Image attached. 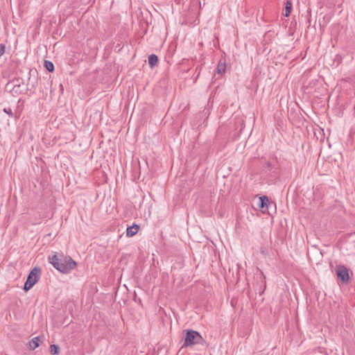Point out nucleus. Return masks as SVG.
<instances>
[{
	"label": "nucleus",
	"instance_id": "f257e3e1",
	"mask_svg": "<svg viewBox=\"0 0 355 355\" xmlns=\"http://www.w3.org/2000/svg\"><path fill=\"white\" fill-rule=\"evenodd\" d=\"M49 262L58 271L62 273H68L73 270L76 263L70 257H64L62 254H55L49 257Z\"/></svg>",
	"mask_w": 355,
	"mask_h": 355
},
{
	"label": "nucleus",
	"instance_id": "f03ea898",
	"mask_svg": "<svg viewBox=\"0 0 355 355\" xmlns=\"http://www.w3.org/2000/svg\"><path fill=\"white\" fill-rule=\"evenodd\" d=\"M183 345L182 347H192L196 345L201 344L204 342L202 336L196 331L192 329H186L183 331Z\"/></svg>",
	"mask_w": 355,
	"mask_h": 355
},
{
	"label": "nucleus",
	"instance_id": "7ed1b4c3",
	"mask_svg": "<svg viewBox=\"0 0 355 355\" xmlns=\"http://www.w3.org/2000/svg\"><path fill=\"white\" fill-rule=\"evenodd\" d=\"M40 273L41 270L40 268L35 267L31 270L24 284V289L26 291L30 290L38 282Z\"/></svg>",
	"mask_w": 355,
	"mask_h": 355
},
{
	"label": "nucleus",
	"instance_id": "20e7f679",
	"mask_svg": "<svg viewBox=\"0 0 355 355\" xmlns=\"http://www.w3.org/2000/svg\"><path fill=\"white\" fill-rule=\"evenodd\" d=\"M337 275L343 282H347L349 279L348 270L344 266L338 268Z\"/></svg>",
	"mask_w": 355,
	"mask_h": 355
},
{
	"label": "nucleus",
	"instance_id": "39448f33",
	"mask_svg": "<svg viewBox=\"0 0 355 355\" xmlns=\"http://www.w3.org/2000/svg\"><path fill=\"white\" fill-rule=\"evenodd\" d=\"M139 230V226L137 225H133L132 226L128 227L126 230L127 236H135L138 232Z\"/></svg>",
	"mask_w": 355,
	"mask_h": 355
},
{
	"label": "nucleus",
	"instance_id": "423d86ee",
	"mask_svg": "<svg viewBox=\"0 0 355 355\" xmlns=\"http://www.w3.org/2000/svg\"><path fill=\"white\" fill-rule=\"evenodd\" d=\"M226 71V64L225 62L220 60L218 62L217 68H216V73L219 75H223L225 73Z\"/></svg>",
	"mask_w": 355,
	"mask_h": 355
},
{
	"label": "nucleus",
	"instance_id": "0eeeda50",
	"mask_svg": "<svg viewBox=\"0 0 355 355\" xmlns=\"http://www.w3.org/2000/svg\"><path fill=\"white\" fill-rule=\"evenodd\" d=\"M268 198L266 196L259 197L258 207L261 209L268 207Z\"/></svg>",
	"mask_w": 355,
	"mask_h": 355
},
{
	"label": "nucleus",
	"instance_id": "6e6552de",
	"mask_svg": "<svg viewBox=\"0 0 355 355\" xmlns=\"http://www.w3.org/2000/svg\"><path fill=\"white\" fill-rule=\"evenodd\" d=\"M40 343V337L37 336L33 338L30 342H29V347L31 349H35L37 347H39Z\"/></svg>",
	"mask_w": 355,
	"mask_h": 355
},
{
	"label": "nucleus",
	"instance_id": "1a4fd4ad",
	"mask_svg": "<svg viewBox=\"0 0 355 355\" xmlns=\"http://www.w3.org/2000/svg\"><path fill=\"white\" fill-rule=\"evenodd\" d=\"M158 62V58L156 55L152 54L148 57V64L150 67L153 68Z\"/></svg>",
	"mask_w": 355,
	"mask_h": 355
},
{
	"label": "nucleus",
	"instance_id": "9d476101",
	"mask_svg": "<svg viewBox=\"0 0 355 355\" xmlns=\"http://www.w3.org/2000/svg\"><path fill=\"white\" fill-rule=\"evenodd\" d=\"M50 352L52 354H58L60 352V347L58 345H51Z\"/></svg>",
	"mask_w": 355,
	"mask_h": 355
},
{
	"label": "nucleus",
	"instance_id": "9b49d317",
	"mask_svg": "<svg viewBox=\"0 0 355 355\" xmlns=\"http://www.w3.org/2000/svg\"><path fill=\"white\" fill-rule=\"evenodd\" d=\"M291 9H292V3L290 1H287L286 7H285V16L286 17H288L290 15V13L291 12Z\"/></svg>",
	"mask_w": 355,
	"mask_h": 355
},
{
	"label": "nucleus",
	"instance_id": "f8f14e48",
	"mask_svg": "<svg viewBox=\"0 0 355 355\" xmlns=\"http://www.w3.org/2000/svg\"><path fill=\"white\" fill-rule=\"evenodd\" d=\"M44 66H45L46 69L50 72H51L54 70L53 64L50 61L46 60L44 62Z\"/></svg>",
	"mask_w": 355,
	"mask_h": 355
},
{
	"label": "nucleus",
	"instance_id": "ddd939ff",
	"mask_svg": "<svg viewBox=\"0 0 355 355\" xmlns=\"http://www.w3.org/2000/svg\"><path fill=\"white\" fill-rule=\"evenodd\" d=\"M5 49H6L5 45H4V44H0V57H1V55H3V53H5Z\"/></svg>",
	"mask_w": 355,
	"mask_h": 355
},
{
	"label": "nucleus",
	"instance_id": "4468645a",
	"mask_svg": "<svg viewBox=\"0 0 355 355\" xmlns=\"http://www.w3.org/2000/svg\"><path fill=\"white\" fill-rule=\"evenodd\" d=\"M7 113L9 114L10 116H13L12 112H8Z\"/></svg>",
	"mask_w": 355,
	"mask_h": 355
},
{
	"label": "nucleus",
	"instance_id": "2eb2a0df",
	"mask_svg": "<svg viewBox=\"0 0 355 355\" xmlns=\"http://www.w3.org/2000/svg\"><path fill=\"white\" fill-rule=\"evenodd\" d=\"M354 111H355V105H354Z\"/></svg>",
	"mask_w": 355,
	"mask_h": 355
}]
</instances>
